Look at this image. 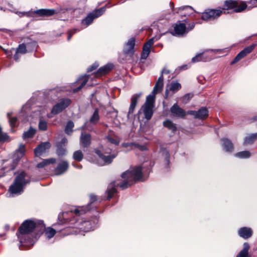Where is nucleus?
Masks as SVG:
<instances>
[{
  "instance_id": "20",
  "label": "nucleus",
  "mask_w": 257,
  "mask_h": 257,
  "mask_svg": "<svg viewBox=\"0 0 257 257\" xmlns=\"http://www.w3.org/2000/svg\"><path fill=\"white\" fill-rule=\"evenodd\" d=\"M68 163L66 161H62L60 163L55 169V173L57 175H60L64 173L68 168Z\"/></svg>"
},
{
  "instance_id": "32",
  "label": "nucleus",
  "mask_w": 257,
  "mask_h": 257,
  "mask_svg": "<svg viewBox=\"0 0 257 257\" xmlns=\"http://www.w3.org/2000/svg\"><path fill=\"white\" fill-rule=\"evenodd\" d=\"M163 125L171 130L173 132H175L177 130L176 124L174 123L171 120L167 119L163 122Z\"/></svg>"
},
{
  "instance_id": "40",
  "label": "nucleus",
  "mask_w": 257,
  "mask_h": 257,
  "mask_svg": "<svg viewBox=\"0 0 257 257\" xmlns=\"http://www.w3.org/2000/svg\"><path fill=\"white\" fill-rule=\"evenodd\" d=\"M56 233V230L51 227H48L46 229L45 235L48 239L53 237Z\"/></svg>"
},
{
  "instance_id": "44",
  "label": "nucleus",
  "mask_w": 257,
  "mask_h": 257,
  "mask_svg": "<svg viewBox=\"0 0 257 257\" xmlns=\"http://www.w3.org/2000/svg\"><path fill=\"white\" fill-rule=\"evenodd\" d=\"M39 128L41 131H46L47 129V122L42 119H40L39 122Z\"/></svg>"
},
{
  "instance_id": "17",
  "label": "nucleus",
  "mask_w": 257,
  "mask_h": 257,
  "mask_svg": "<svg viewBox=\"0 0 257 257\" xmlns=\"http://www.w3.org/2000/svg\"><path fill=\"white\" fill-rule=\"evenodd\" d=\"M95 152L105 164L110 163L112 160L115 157V155H109V153H105L104 154H102L99 150H95Z\"/></svg>"
},
{
  "instance_id": "56",
  "label": "nucleus",
  "mask_w": 257,
  "mask_h": 257,
  "mask_svg": "<svg viewBox=\"0 0 257 257\" xmlns=\"http://www.w3.org/2000/svg\"><path fill=\"white\" fill-rule=\"evenodd\" d=\"M20 57V54L16 52V53L15 54L14 56V59L15 61H18Z\"/></svg>"
},
{
  "instance_id": "53",
  "label": "nucleus",
  "mask_w": 257,
  "mask_h": 257,
  "mask_svg": "<svg viewBox=\"0 0 257 257\" xmlns=\"http://www.w3.org/2000/svg\"><path fill=\"white\" fill-rule=\"evenodd\" d=\"M202 55V61L206 62L211 60V58L208 55H205L203 53H201Z\"/></svg>"
},
{
  "instance_id": "2",
  "label": "nucleus",
  "mask_w": 257,
  "mask_h": 257,
  "mask_svg": "<svg viewBox=\"0 0 257 257\" xmlns=\"http://www.w3.org/2000/svg\"><path fill=\"white\" fill-rule=\"evenodd\" d=\"M45 228L43 220H25L19 228L17 235L20 241L19 248L24 244L33 245L37 239V236Z\"/></svg>"
},
{
  "instance_id": "60",
  "label": "nucleus",
  "mask_w": 257,
  "mask_h": 257,
  "mask_svg": "<svg viewBox=\"0 0 257 257\" xmlns=\"http://www.w3.org/2000/svg\"><path fill=\"white\" fill-rule=\"evenodd\" d=\"M86 124H87V122H86L82 127H81V128L82 130H84L86 128L87 126H86Z\"/></svg>"
},
{
  "instance_id": "49",
  "label": "nucleus",
  "mask_w": 257,
  "mask_h": 257,
  "mask_svg": "<svg viewBox=\"0 0 257 257\" xmlns=\"http://www.w3.org/2000/svg\"><path fill=\"white\" fill-rule=\"evenodd\" d=\"M0 48L4 51L5 53L7 55L8 57H11L13 54V51L15 50L14 48H12L9 51L3 48L1 46Z\"/></svg>"
},
{
  "instance_id": "5",
  "label": "nucleus",
  "mask_w": 257,
  "mask_h": 257,
  "mask_svg": "<svg viewBox=\"0 0 257 257\" xmlns=\"http://www.w3.org/2000/svg\"><path fill=\"white\" fill-rule=\"evenodd\" d=\"M246 7V3L243 2L233 0L226 1L224 3L222 11L228 9H234V12L240 13L244 11Z\"/></svg>"
},
{
  "instance_id": "46",
  "label": "nucleus",
  "mask_w": 257,
  "mask_h": 257,
  "mask_svg": "<svg viewBox=\"0 0 257 257\" xmlns=\"http://www.w3.org/2000/svg\"><path fill=\"white\" fill-rule=\"evenodd\" d=\"M193 94L191 93H187L185 94L183 98V102L186 103L192 97Z\"/></svg>"
},
{
  "instance_id": "52",
  "label": "nucleus",
  "mask_w": 257,
  "mask_h": 257,
  "mask_svg": "<svg viewBox=\"0 0 257 257\" xmlns=\"http://www.w3.org/2000/svg\"><path fill=\"white\" fill-rule=\"evenodd\" d=\"M65 152L66 150L63 148H59L57 150V154L58 156H63L65 155Z\"/></svg>"
},
{
  "instance_id": "4",
  "label": "nucleus",
  "mask_w": 257,
  "mask_h": 257,
  "mask_svg": "<svg viewBox=\"0 0 257 257\" xmlns=\"http://www.w3.org/2000/svg\"><path fill=\"white\" fill-rule=\"evenodd\" d=\"M30 182V178L24 171H21L16 177L14 183L10 186L9 191L12 194H20L24 187Z\"/></svg>"
},
{
  "instance_id": "28",
  "label": "nucleus",
  "mask_w": 257,
  "mask_h": 257,
  "mask_svg": "<svg viewBox=\"0 0 257 257\" xmlns=\"http://www.w3.org/2000/svg\"><path fill=\"white\" fill-rule=\"evenodd\" d=\"M113 68V65L111 64H108L103 67L98 69L96 73V76L98 77L102 75L107 73Z\"/></svg>"
},
{
  "instance_id": "3",
  "label": "nucleus",
  "mask_w": 257,
  "mask_h": 257,
  "mask_svg": "<svg viewBox=\"0 0 257 257\" xmlns=\"http://www.w3.org/2000/svg\"><path fill=\"white\" fill-rule=\"evenodd\" d=\"M142 168L141 166L132 167L121 175L124 179L121 183L115 181L111 182L108 186L106 193L107 194V199L111 198L116 192V186H119L121 189H125L132 185L135 182L141 180L142 179Z\"/></svg>"
},
{
  "instance_id": "62",
  "label": "nucleus",
  "mask_w": 257,
  "mask_h": 257,
  "mask_svg": "<svg viewBox=\"0 0 257 257\" xmlns=\"http://www.w3.org/2000/svg\"><path fill=\"white\" fill-rule=\"evenodd\" d=\"M140 149L141 150H145L146 149V147L145 146H140Z\"/></svg>"
},
{
  "instance_id": "26",
  "label": "nucleus",
  "mask_w": 257,
  "mask_h": 257,
  "mask_svg": "<svg viewBox=\"0 0 257 257\" xmlns=\"http://www.w3.org/2000/svg\"><path fill=\"white\" fill-rule=\"evenodd\" d=\"M153 107H154L153 106L146 105H144L142 107V109L143 110V112L145 115V117L148 120L150 119L153 115Z\"/></svg>"
},
{
  "instance_id": "39",
  "label": "nucleus",
  "mask_w": 257,
  "mask_h": 257,
  "mask_svg": "<svg viewBox=\"0 0 257 257\" xmlns=\"http://www.w3.org/2000/svg\"><path fill=\"white\" fill-rule=\"evenodd\" d=\"M16 52L18 53L19 54H24L26 53L27 52H28L27 47L25 43H23L21 44H20L16 49Z\"/></svg>"
},
{
  "instance_id": "50",
  "label": "nucleus",
  "mask_w": 257,
  "mask_h": 257,
  "mask_svg": "<svg viewBox=\"0 0 257 257\" xmlns=\"http://www.w3.org/2000/svg\"><path fill=\"white\" fill-rule=\"evenodd\" d=\"M79 31V30L77 29H73V30L69 31L68 32V38H67L68 40L70 41V40L71 38L72 37V36H73V35Z\"/></svg>"
},
{
  "instance_id": "13",
  "label": "nucleus",
  "mask_w": 257,
  "mask_h": 257,
  "mask_svg": "<svg viewBox=\"0 0 257 257\" xmlns=\"http://www.w3.org/2000/svg\"><path fill=\"white\" fill-rule=\"evenodd\" d=\"M96 200V196L94 195H90V203L87 206H79L74 210V213L76 215H81L86 212L90 209L89 206Z\"/></svg>"
},
{
  "instance_id": "6",
  "label": "nucleus",
  "mask_w": 257,
  "mask_h": 257,
  "mask_svg": "<svg viewBox=\"0 0 257 257\" xmlns=\"http://www.w3.org/2000/svg\"><path fill=\"white\" fill-rule=\"evenodd\" d=\"M71 103V101L69 98H64L55 104L52 108L51 113L48 114V117H52V115H56L62 112L67 108Z\"/></svg>"
},
{
  "instance_id": "1",
  "label": "nucleus",
  "mask_w": 257,
  "mask_h": 257,
  "mask_svg": "<svg viewBox=\"0 0 257 257\" xmlns=\"http://www.w3.org/2000/svg\"><path fill=\"white\" fill-rule=\"evenodd\" d=\"M79 215H76L74 213V210H71L70 212H64L58 215V219L61 223L69 222L71 226H69L62 229V234L64 235H69L76 232L74 230V228L79 230L88 232L93 230L95 225L97 223L98 219L96 217L94 218L93 221L83 220L77 218Z\"/></svg>"
},
{
  "instance_id": "54",
  "label": "nucleus",
  "mask_w": 257,
  "mask_h": 257,
  "mask_svg": "<svg viewBox=\"0 0 257 257\" xmlns=\"http://www.w3.org/2000/svg\"><path fill=\"white\" fill-rule=\"evenodd\" d=\"M135 146L136 147H139V145H137V144H133V143H123L122 144V146L124 147H131L132 146Z\"/></svg>"
},
{
  "instance_id": "31",
  "label": "nucleus",
  "mask_w": 257,
  "mask_h": 257,
  "mask_svg": "<svg viewBox=\"0 0 257 257\" xmlns=\"http://www.w3.org/2000/svg\"><path fill=\"white\" fill-rule=\"evenodd\" d=\"M56 162V159L54 158H50L48 159H45L42 161V162L38 163L37 165V168H43L44 167L51 164H54Z\"/></svg>"
},
{
  "instance_id": "42",
  "label": "nucleus",
  "mask_w": 257,
  "mask_h": 257,
  "mask_svg": "<svg viewBox=\"0 0 257 257\" xmlns=\"http://www.w3.org/2000/svg\"><path fill=\"white\" fill-rule=\"evenodd\" d=\"M255 141V138L253 134L250 136L245 138L243 144L244 145H249L252 144Z\"/></svg>"
},
{
  "instance_id": "38",
  "label": "nucleus",
  "mask_w": 257,
  "mask_h": 257,
  "mask_svg": "<svg viewBox=\"0 0 257 257\" xmlns=\"http://www.w3.org/2000/svg\"><path fill=\"white\" fill-rule=\"evenodd\" d=\"M251 154L248 151L238 152L235 154V156L241 159H245L250 157Z\"/></svg>"
},
{
  "instance_id": "19",
  "label": "nucleus",
  "mask_w": 257,
  "mask_h": 257,
  "mask_svg": "<svg viewBox=\"0 0 257 257\" xmlns=\"http://www.w3.org/2000/svg\"><path fill=\"white\" fill-rule=\"evenodd\" d=\"M195 12L193 8L189 6H184L177 8L176 13H181V15H184L185 16H189Z\"/></svg>"
},
{
  "instance_id": "43",
  "label": "nucleus",
  "mask_w": 257,
  "mask_h": 257,
  "mask_svg": "<svg viewBox=\"0 0 257 257\" xmlns=\"http://www.w3.org/2000/svg\"><path fill=\"white\" fill-rule=\"evenodd\" d=\"M154 96L152 95H149L147 97L146 101L144 105H150L154 106Z\"/></svg>"
},
{
  "instance_id": "45",
  "label": "nucleus",
  "mask_w": 257,
  "mask_h": 257,
  "mask_svg": "<svg viewBox=\"0 0 257 257\" xmlns=\"http://www.w3.org/2000/svg\"><path fill=\"white\" fill-rule=\"evenodd\" d=\"M10 113H8V116L9 119V123L10 126L13 128L16 126V123L17 121V118L16 117H11Z\"/></svg>"
},
{
  "instance_id": "15",
  "label": "nucleus",
  "mask_w": 257,
  "mask_h": 257,
  "mask_svg": "<svg viewBox=\"0 0 257 257\" xmlns=\"http://www.w3.org/2000/svg\"><path fill=\"white\" fill-rule=\"evenodd\" d=\"M188 31H187L186 25L184 23H179L176 24L174 28L173 35L174 36H180L187 34Z\"/></svg>"
},
{
  "instance_id": "10",
  "label": "nucleus",
  "mask_w": 257,
  "mask_h": 257,
  "mask_svg": "<svg viewBox=\"0 0 257 257\" xmlns=\"http://www.w3.org/2000/svg\"><path fill=\"white\" fill-rule=\"evenodd\" d=\"M25 151V147L24 145L21 144L19 146V149L17 150L14 156V161L12 165L10 170H14L16 167L18 162L20 161L24 155Z\"/></svg>"
},
{
  "instance_id": "22",
  "label": "nucleus",
  "mask_w": 257,
  "mask_h": 257,
  "mask_svg": "<svg viewBox=\"0 0 257 257\" xmlns=\"http://www.w3.org/2000/svg\"><path fill=\"white\" fill-rule=\"evenodd\" d=\"M80 143L84 148L89 146L91 143V135L89 134L82 133L80 138Z\"/></svg>"
},
{
  "instance_id": "41",
  "label": "nucleus",
  "mask_w": 257,
  "mask_h": 257,
  "mask_svg": "<svg viewBox=\"0 0 257 257\" xmlns=\"http://www.w3.org/2000/svg\"><path fill=\"white\" fill-rule=\"evenodd\" d=\"M74 125L73 121L70 120L69 121L65 127V132L66 134L68 135H70L71 133L72 132V128H73Z\"/></svg>"
},
{
  "instance_id": "47",
  "label": "nucleus",
  "mask_w": 257,
  "mask_h": 257,
  "mask_svg": "<svg viewBox=\"0 0 257 257\" xmlns=\"http://www.w3.org/2000/svg\"><path fill=\"white\" fill-rule=\"evenodd\" d=\"M201 54H198L192 59V62L193 63L202 61Z\"/></svg>"
},
{
  "instance_id": "59",
  "label": "nucleus",
  "mask_w": 257,
  "mask_h": 257,
  "mask_svg": "<svg viewBox=\"0 0 257 257\" xmlns=\"http://www.w3.org/2000/svg\"><path fill=\"white\" fill-rule=\"evenodd\" d=\"M72 165H73L74 167H75V168H81V167H82L81 165H78V164H76L74 163H72Z\"/></svg>"
},
{
  "instance_id": "61",
  "label": "nucleus",
  "mask_w": 257,
  "mask_h": 257,
  "mask_svg": "<svg viewBox=\"0 0 257 257\" xmlns=\"http://www.w3.org/2000/svg\"><path fill=\"white\" fill-rule=\"evenodd\" d=\"M169 90L168 89H166V91H165V97L166 98H167L168 96V92Z\"/></svg>"
},
{
  "instance_id": "23",
  "label": "nucleus",
  "mask_w": 257,
  "mask_h": 257,
  "mask_svg": "<svg viewBox=\"0 0 257 257\" xmlns=\"http://www.w3.org/2000/svg\"><path fill=\"white\" fill-rule=\"evenodd\" d=\"M142 93H137L133 95L131 98V102L128 110V114H132L134 112L136 106L137 104L138 100L141 97Z\"/></svg>"
},
{
  "instance_id": "37",
  "label": "nucleus",
  "mask_w": 257,
  "mask_h": 257,
  "mask_svg": "<svg viewBox=\"0 0 257 257\" xmlns=\"http://www.w3.org/2000/svg\"><path fill=\"white\" fill-rule=\"evenodd\" d=\"M79 80H82V82L81 85L77 88H75L73 91L74 92H77L79 91L83 87H84L88 81V76L84 75L80 77Z\"/></svg>"
},
{
  "instance_id": "35",
  "label": "nucleus",
  "mask_w": 257,
  "mask_h": 257,
  "mask_svg": "<svg viewBox=\"0 0 257 257\" xmlns=\"http://www.w3.org/2000/svg\"><path fill=\"white\" fill-rule=\"evenodd\" d=\"M36 131L35 129L30 127V129L28 131L25 132L23 134V139L24 140H26L27 139L33 138L34 137V136L35 135V134H36Z\"/></svg>"
},
{
  "instance_id": "11",
  "label": "nucleus",
  "mask_w": 257,
  "mask_h": 257,
  "mask_svg": "<svg viewBox=\"0 0 257 257\" xmlns=\"http://www.w3.org/2000/svg\"><path fill=\"white\" fill-rule=\"evenodd\" d=\"M187 114L194 115L195 118L204 119L208 116V111L206 107H202L198 111L189 110Z\"/></svg>"
},
{
  "instance_id": "64",
  "label": "nucleus",
  "mask_w": 257,
  "mask_h": 257,
  "mask_svg": "<svg viewBox=\"0 0 257 257\" xmlns=\"http://www.w3.org/2000/svg\"><path fill=\"white\" fill-rule=\"evenodd\" d=\"M253 120H257V116H255L253 118H252Z\"/></svg>"
},
{
  "instance_id": "16",
  "label": "nucleus",
  "mask_w": 257,
  "mask_h": 257,
  "mask_svg": "<svg viewBox=\"0 0 257 257\" xmlns=\"http://www.w3.org/2000/svg\"><path fill=\"white\" fill-rule=\"evenodd\" d=\"M50 144L48 142L42 143L34 150L35 154L36 156L39 157L43 153H45L50 148Z\"/></svg>"
},
{
  "instance_id": "12",
  "label": "nucleus",
  "mask_w": 257,
  "mask_h": 257,
  "mask_svg": "<svg viewBox=\"0 0 257 257\" xmlns=\"http://www.w3.org/2000/svg\"><path fill=\"white\" fill-rule=\"evenodd\" d=\"M158 39L156 37H153L149 39L143 46V51L141 54V58L146 59L149 56L150 53V49L152 46L154 44L155 41H157Z\"/></svg>"
},
{
  "instance_id": "57",
  "label": "nucleus",
  "mask_w": 257,
  "mask_h": 257,
  "mask_svg": "<svg viewBox=\"0 0 257 257\" xmlns=\"http://www.w3.org/2000/svg\"><path fill=\"white\" fill-rule=\"evenodd\" d=\"M16 14H18L20 17H22L25 16L27 14V13L25 12H16Z\"/></svg>"
},
{
  "instance_id": "30",
  "label": "nucleus",
  "mask_w": 257,
  "mask_h": 257,
  "mask_svg": "<svg viewBox=\"0 0 257 257\" xmlns=\"http://www.w3.org/2000/svg\"><path fill=\"white\" fill-rule=\"evenodd\" d=\"M135 45V40L132 38L130 39L126 44L127 49L124 50V53L126 54L133 53L134 52V48Z\"/></svg>"
},
{
  "instance_id": "48",
  "label": "nucleus",
  "mask_w": 257,
  "mask_h": 257,
  "mask_svg": "<svg viewBox=\"0 0 257 257\" xmlns=\"http://www.w3.org/2000/svg\"><path fill=\"white\" fill-rule=\"evenodd\" d=\"M107 139L109 142H110L111 144L118 145L119 143V141L116 139H115L111 137L108 136L107 137Z\"/></svg>"
},
{
  "instance_id": "7",
  "label": "nucleus",
  "mask_w": 257,
  "mask_h": 257,
  "mask_svg": "<svg viewBox=\"0 0 257 257\" xmlns=\"http://www.w3.org/2000/svg\"><path fill=\"white\" fill-rule=\"evenodd\" d=\"M222 14V10L208 9L205 10L201 16L203 20L211 21L217 19Z\"/></svg>"
},
{
  "instance_id": "29",
  "label": "nucleus",
  "mask_w": 257,
  "mask_h": 257,
  "mask_svg": "<svg viewBox=\"0 0 257 257\" xmlns=\"http://www.w3.org/2000/svg\"><path fill=\"white\" fill-rule=\"evenodd\" d=\"M249 248L250 246L248 243H244L242 249L239 252L236 257H249L248 254Z\"/></svg>"
},
{
  "instance_id": "33",
  "label": "nucleus",
  "mask_w": 257,
  "mask_h": 257,
  "mask_svg": "<svg viewBox=\"0 0 257 257\" xmlns=\"http://www.w3.org/2000/svg\"><path fill=\"white\" fill-rule=\"evenodd\" d=\"M100 119L99 111L97 108L95 109L93 114L90 118V122L93 124H96Z\"/></svg>"
},
{
  "instance_id": "51",
  "label": "nucleus",
  "mask_w": 257,
  "mask_h": 257,
  "mask_svg": "<svg viewBox=\"0 0 257 257\" xmlns=\"http://www.w3.org/2000/svg\"><path fill=\"white\" fill-rule=\"evenodd\" d=\"M99 65L98 64L95 63L93 64H92L90 67L88 68L87 69V72H90L92 71L93 70H95L98 67Z\"/></svg>"
},
{
  "instance_id": "18",
  "label": "nucleus",
  "mask_w": 257,
  "mask_h": 257,
  "mask_svg": "<svg viewBox=\"0 0 257 257\" xmlns=\"http://www.w3.org/2000/svg\"><path fill=\"white\" fill-rule=\"evenodd\" d=\"M56 13L53 9H39L33 12V13L39 17H50L53 16Z\"/></svg>"
},
{
  "instance_id": "55",
  "label": "nucleus",
  "mask_w": 257,
  "mask_h": 257,
  "mask_svg": "<svg viewBox=\"0 0 257 257\" xmlns=\"http://www.w3.org/2000/svg\"><path fill=\"white\" fill-rule=\"evenodd\" d=\"M195 23L194 22L191 23L188 25V27L187 28V31L188 32L191 30H192L195 27Z\"/></svg>"
},
{
  "instance_id": "36",
  "label": "nucleus",
  "mask_w": 257,
  "mask_h": 257,
  "mask_svg": "<svg viewBox=\"0 0 257 257\" xmlns=\"http://www.w3.org/2000/svg\"><path fill=\"white\" fill-rule=\"evenodd\" d=\"M72 158L75 161L80 162L83 158V154L81 150H78L74 152Z\"/></svg>"
},
{
  "instance_id": "8",
  "label": "nucleus",
  "mask_w": 257,
  "mask_h": 257,
  "mask_svg": "<svg viewBox=\"0 0 257 257\" xmlns=\"http://www.w3.org/2000/svg\"><path fill=\"white\" fill-rule=\"evenodd\" d=\"M104 11L105 8H101L93 12L92 13L89 14L85 19L82 20V24L87 27L92 23L94 19L102 15Z\"/></svg>"
},
{
  "instance_id": "27",
  "label": "nucleus",
  "mask_w": 257,
  "mask_h": 257,
  "mask_svg": "<svg viewBox=\"0 0 257 257\" xmlns=\"http://www.w3.org/2000/svg\"><path fill=\"white\" fill-rule=\"evenodd\" d=\"M223 149L226 151L231 152L233 149V145L231 141L228 139H221Z\"/></svg>"
},
{
  "instance_id": "58",
  "label": "nucleus",
  "mask_w": 257,
  "mask_h": 257,
  "mask_svg": "<svg viewBox=\"0 0 257 257\" xmlns=\"http://www.w3.org/2000/svg\"><path fill=\"white\" fill-rule=\"evenodd\" d=\"M170 71L169 70H167V69H166L165 68H164L162 72H161V75H162L163 76V74H169L170 73Z\"/></svg>"
},
{
  "instance_id": "14",
  "label": "nucleus",
  "mask_w": 257,
  "mask_h": 257,
  "mask_svg": "<svg viewBox=\"0 0 257 257\" xmlns=\"http://www.w3.org/2000/svg\"><path fill=\"white\" fill-rule=\"evenodd\" d=\"M172 114L179 118H184L187 112L179 107L177 103L174 104L170 108Z\"/></svg>"
},
{
  "instance_id": "34",
  "label": "nucleus",
  "mask_w": 257,
  "mask_h": 257,
  "mask_svg": "<svg viewBox=\"0 0 257 257\" xmlns=\"http://www.w3.org/2000/svg\"><path fill=\"white\" fill-rule=\"evenodd\" d=\"M181 88V85L177 81H172L170 85L169 90L175 93Z\"/></svg>"
},
{
  "instance_id": "63",
  "label": "nucleus",
  "mask_w": 257,
  "mask_h": 257,
  "mask_svg": "<svg viewBox=\"0 0 257 257\" xmlns=\"http://www.w3.org/2000/svg\"><path fill=\"white\" fill-rule=\"evenodd\" d=\"M254 137L255 138V140H257V133L253 134Z\"/></svg>"
},
{
  "instance_id": "9",
  "label": "nucleus",
  "mask_w": 257,
  "mask_h": 257,
  "mask_svg": "<svg viewBox=\"0 0 257 257\" xmlns=\"http://www.w3.org/2000/svg\"><path fill=\"white\" fill-rule=\"evenodd\" d=\"M256 46V44L254 43L245 48L236 56L233 60L231 62V64L233 65L236 63L240 60L245 57L248 54L251 53Z\"/></svg>"
},
{
  "instance_id": "25",
  "label": "nucleus",
  "mask_w": 257,
  "mask_h": 257,
  "mask_svg": "<svg viewBox=\"0 0 257 257\" xmlns=\"http://www.w3.org/2000/svg\"><path fill=\"white\" fill-rule=\"evenodd\" d=\"M24 42L28 52L36 50L38 47L36 41L32 40L29 38H27Z\"/></svg>"
},
{
  "instance_id": "21",
  "label": "nucleus",
  "mask_w": 257,
  "mask_h": 257,
  "mask_svg": "<svg viewBox=\"0 0 257 257\" xmlns=\"http://www.w3.org/2000/svg\"><path fill=\"white\" fill-rule=\"evenodd\" d=\"M238 233L243 238L247 239L252 236V231L250 228L243 227L238 230Z\"/></svg>"
},
{
  "instance_id": "24",
  "label": "nucleus",
  "mask_w": 257,
  "mask_h": 257,
  "mask_svg": "<svg viewBox=\"0 0 257 257\" xmlns=\"http://www.w3.org/2000/svg\"><path fill=\"white\" fill-rule=\"evenodd\" d=\"M163 81V76L162 75H161V76L159 77L158 80L157 81L154 87L153 90L152 91V93L154 95H155L158 92L161 91L162 90L164 85Z\"/></svg>"
}]
</instances>
